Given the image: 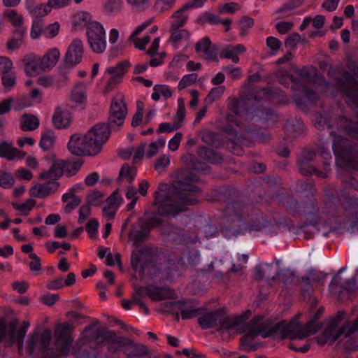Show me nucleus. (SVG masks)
<instances>
[{
    "mask_svg": "<svg viewBox=\"0 0 358 358\" xmlns=\"http://www.w3.org/2000/svg\"><path fill=\"white\" fill-rule=\"evenodd\" d=\"M198 180L197 176L190 171H184L173 183L171 190L154 194V205H157V213L161 216H176L185 211L187 205L197 203L195 193L199 191L194 182Z\"/></svg>",
    "mask_w": 358,
    "mask_h": 358,
    "instance_id": "f257e3e1",
    "label": "nucleus"
},
{
    "mask_svg": "<svg viewBox=\"0 0 358 358\" xmlns=\"http://www.w3.org/2000/svg\"><path fill=\"white\" fill-rule=\"evenodd\" d=\"M71 325L68 323L59 324L55 331V348H48L52 340V332L45 329L41 333L34 332L27 341V350L30 355L36 350L42 351V358H62L69 355L73 338L69 335Z\"/></svg>",
    "mask_w": 358,
    "mask_h": 358,
    "instance_id": "f03ea898",
    "label": "nucleus"
},
{
    "mask_svg": "<svg viewBox=\"0 0 358 358\" xmlns=\"http://www.w3.org/2000/svg\"><path fill=\"white\" fill-rule=\"evenodd\" d=\"M99 323V321L98 320H94L93 324L85 327L81 337L73 346L72 353L74 355H79L80 354V349L86 344L102 346L108 343V350L113 352L120 350L122 348H127L129 343V338L117 336L115 331H108L106 327L96 328V327Z\"/></svg>",
    "mask_w": 358,
    "mask_h": 358,
    "instance_id": "7ed1b4c3",
    "label": "nucleus"
},
{
    "mask_svg": "<svg viewBox=\"0 0 358 358\" xmlns=\"http://www.w3.org/2000/svg\"><path fill=\"white\" fill-rule=\"evenodd\" d=\"M347 67L351 73L343 71L339 77L336 79V85L340 92L348 99V103L355 106L357 109V115L355 120L343 117L342 125L347 134L352 138H358V65L353 62H348Z\"/></svg>",
    "mask_w": 358,
    "mask_h": 358,
    "instance_id": "20e7f679",
    "label": "nucleus"
},
{
    "mask_svg": "<svg viewBox=\"0 0 358 358\" xmlns=\"http://www.w3.org/2000/svg\"><path fill=\"white\" fill-rule=\"evenodd\" d=\"M332 149L339 167L345 171H358V143L342 136H335Z\"/></svg>",
    "mask_w": 358,
    "mask_h": 358,
    "instance_id": "39448f33",
    "label": "nucleus"
},
{
    "mask_svg": "<svg viewBox=\"0 0 358 358\" xmlns=\"http://www.w3.org/2000/svg\"><path fill=\"white\" fill-rule=\"evenodd\" d=\"M282 202L294 215L303 217L306 224H315L320 218V208L315 200L306 199L299 203L293 196L287 195L282 199Z\"/></svg>",
    "mask_w": 358,
    "mask_h": 358,
    "instance_id": "423d86ee",
    "label": "nucleus"
},
{
    "mask_svg": "<svg viewBox=\"0 0 358 358\" xmlns=\"http://www.w3.org/2000/svg\"><path fill=\"white\" fill-rule=\"evenodd\" d=\"M19 321L16 319L12 320L8 324L0 320V343L5 346H11L15 343L18 345V350L20 352L23 347L24 338L30 324L24 321L22 326L17 329Z\"/></svg>",
    "mask_w": 358,
    "mask_h": 358,
    "instance_id": "0eeeda50",
    "label": "nucleus"
},
{
    "mask_svg": "<svg viewBox=\"0 0 358 358\" xmlns=\"http://www.w3.org/2000/svg\"><path fill=\"white\" fill-rule=\"evenodd\" d=\"M162 223V220L159 218L152 217L143 219L140 217L136 223L131 225L129 238L133 241L135 246H139L148 238L151 230Z\"/></svg>",
    "mask_w": 358,
    "mask_h": 358,
    "instance_id": "6e6552de",
    "label": "nucleus"
},
{
    "mask_svg": "<svg viewBox=\"0 0 358 358\" xmlns=\"http://www.w3.org/2000/svg\"><path fill=\"white\" fill-rule=\"evenodd\" d=\"M263 319L262 315L254 317L244 327L238 329L239 333L247 331L252 337L261 335L264 338L275 334L278 326H273V322L270 320L263 321Z\"/></svg>",
    "mask_w": 358,
    "mask_h": 358,
    "instance_id": "1a4fd4ad",
    "label": "nucleus"
},
{
    "mask_svg": "<svg viewBox=\"0 0 358 358\" xmlns=\"http://www.w3.org/2000/svg\"><path fill=\"white\" fill-rule=\"evenodd\" d=\"M88 45L92 52L103 53L107 46L106 31L99 22L94 21L89 24L86 31Z\"/></svg>",
    "mask_w": 358,
    "mask_h": 358,
    "instance_id": "9d476101",
    "label": "nucleus"
},
{
    "mask_svg": "<svg viewBox=\"0 0 358 358\" xmlns=\"http://www.w3.org/2000/svg\"><path fill=\"white\" fill-rule=\"evenodd\" d=\"M273 326H278L275 334L279 333L282 340L285 338L290 340L298 338L302 340L312 335V334L309 332V329H306V324L303 329H301V324L296 320H292L289 322L282 321L274 324H273Z\"/></svg>",
    "mask_w": 358,
    "mask_h": 358,
    "instance_id": "9b49d317",
    "label": "nucleus"
},
{
    "mask_svg": "<svg viewBox=\"0 0 358 358\" xmlns=\"http://www.w3.org/2000/svg\"><path fill=\"white\" fill-rule=\"evenodd\" d=\"M127 115V107L124 96L122 94H117L111 100L107 124L112 128L121 127L124 124Z\"/></svg>",
    "mask_w": 358,
    "mask_h": 358,
    "instance_id": "f8f14e48",
    "label": "nucleus"
},
{
    "mask_svg": "<svg viewBox=\"0 0 358 358\" xmlns=\"http://www.w3.org/2000/svg\"><path fill=\"white\" fill-rule=\"evenodd\" d=\"M68 148L72 155L78 157L97 155L96 150L94 149L92 145V142L86 134L84 136L79 134L72 135L68 143ZM96 150H98L96 149Z\"/></svg>",
    "mask_w": 358,
    "mask_h": 358,
    "instance_id": "ddd939ff",
    "label": "nucleus"
},
{
    "mask_svg": "<svg viewBox=\"0 0 358 358\" xmlns=\"http://www.w3.org/2000/svg\"><path fill=\"white\" fill-rule=\"evenodd\" d=\"M227 222L233 227H240V224L248 216L244 199L238 197L226 205Z\"/></svg>",
    "mask_w": 358,
    "mask_h": 358,
    "instance_id": "4468645a",
    "label": "nucleus"
},
{
    "mask_svg": "<svg viewBox=\"0 0 358 358\" xmlns=\"http://www.w3.org/2000/svg\"><path fill=\"white\" fill-rule=\"evenodd\" d=\"M112 127L107 123L96 124L86 135L92 142V145L99 154L104 143L108 140Z\"/></svg>",
    "mask_w": 358,
    "mask_h": 358,
    "instance_id": "2eb2a0df",
    "label": "nucleus"
},
{
    "mask_svg": "<svg viewBox=\"0 0 358 358\" xmlns=\"http://www.w3.org/2000/svg\"><path fill=\"white\" fill-rule=\"evenodd\" d=\"M155 252L148 247L132 252L131 264L135 271L144 273L145 269L154 262Z\"/></svg>",
    "mask_w": 358,
    "mask_h": 358,
    "instance_id": "dca6fc26",
    "label": "nucleus"
},
{
    "mask_svg": "<svg viewBox=\"0 0 358 358\" xmlns=\"http://www.w3.org/2000/svg\"><path fill=\"white\" fill-rule=\"evenodd\" d=\"M166 307L173 310H180L182 319L187 320L194 317H197L202 314L203 309L197 307V303L194 301L180 300L169 301L164 303Z\"/></svg>",
    "mask_w": 358,
    "mask_h": 358,
    "instance_id": "f3484780",
    "label": "nucleus"
},
{
    "mask_svg": "<svg viewBox=\"0 0 358 358\" xmlns=\"http://www.w3.org/2000/svg\"><path fill=\"white\" fill-rule=\"evenodd\" d=\"M84 48L83 41L75 38L69 45L64 58V65L66 68L72 69L80 64L83 59Z\"/></svg>",
    "mask_w": 358,
    "mask_h": 358,
    "instance_id": "a211bd4d",
    "label": "nucleus"
},
{
    "mask_svg": "<svg viewBox=\"0 0 358 358\" xmlns=\"http://www.w3.org/2000/svg\"><path fill=\"white\" fill-rule=\"evenodd\" d=\"M258 101L252 97L234 99L230 103L231 111L236 115L248 119V114L257 109Z\"/></svg>",
    "mask_w": 358,
    "mask_h": 358,
    "instance_id": "6ab92c4d",
    "label": "nucleus"
},
{
    "mask_svg": "<svg viewBox=\"0 0 358 358\" xmlns=\"http://www.w3.org/2000/svg\"><path fill=\"white\" fill-rule=\"evenodd\" d=\"M251 315V311L247 310L241 315H226L224 311L221 309L220 319L218 324H220L217 329L218 331L222 330H231L234 327H238L243 323Z\"/></svg>",
    "mask_w": 358,
    "mask_h": 358,
    "instance_id": "aec40b11",
    "label": "nucleus"
},
{
    "mask_svg": "<svg viewBox=\"0 0 358 358\" xmlns=\"http://www.w3.org/2000/svg\"><path fill=\"white\" fill-rule=\"evenodd\" d=\"M60 184L55 180H50L45 183H36L29 189V195L32 197L44 199L55 193Z\"/></svg>",
    "mask_w": 358,
    "mask_h": 358,
    "instance_id": "412c9836",
    "label": "nucleus"
},
{
    "mask_svg": "<svg viewBox=\"0 0 358 358\" xmlns=\"http://www.w3.org/2000/svg\"><path fill=\"white\" fill-rule=\"evenodd\" d=\"M130 66V62L124 60L117 63L115 66L108 68L106 71L111 75V77L106 86V89L111 90L117 84L120 83Z\"/></svg>",
    "mask_w": 358,
    "mask_h": 358,
    "instance_id": "4be33fe9",
    "label": "nucleus"
},
{
    "mask_svg": "<svg viewBox=\"0 0 358 358\" xmlns=\"http://www.w3.org/2000/svg\"><path fill=\"white\" fill-rule=\"evenodd\" d=\"M65 164L64 159H55L52 166L48 170L43 171L38 175V179L41 180H57L65 174Z\"/></svg>",
    "mask_w": 358,
    "mask_h": 358,
    "instance_id": "5701e85b",
    "label": "nucleus"
},
{
    "mask_svg": "<svg viewBox=\"0 0 358 358\" xmlns=\"http://www.w3.org/2000/svg\"><path fill=\"white\" fill-rule=\"evenodd\" d=\"M345 210L351 215V228H358V199L346 196L343 198Z\"/></svg>",
    "mask_w": 358,
    "mask_h": 358,
    "instance_id": "b1692460",
    "label": "nucleus"
},
{
    "mask_svg": "<svg viewBox=\"0 0 358 358\" xmlns=\"http://www.w3.org/2000/svg\"><path fill=\"white\" fill-rule=\"evenodd\" d=\"M345 316V313L343 310L338 311L336 315L331 319L328 327L324 329L323 332V336L325 338V342H329L331 344L334 343L333 341L335 334L340 330H336L338 324L343 320Z\"/></svg>",
    "mask_w": 358,
    "mask_h": 358,
    "instance_id": "393cba45",
    "label": "nucleus"
},
{
    "mask_svg": "<svg viewBox=\"0 0 358 358\" xmlns=\"http://www.w3.org/2000/svg\"><path fill=\"white\" fill-rule=\"evenodd\" d=\"M52 121L56 129H66L71 124V116L67 110H63L58 107L55 110Z\"/></svg>",
    "mask_w": 358,
    "mask_h": 358,
    "instance_id": "a878e982",
    "label": "nucleus"
},
{
    "mask_svg": "<svg viewBox=\"0 0 358 358\" xmlns=\"http://www.w3.org/2000/svg\"><path fill=\"white\" fill-rule=\"evenodd\" d=\"M25 152L17 150L13 146L11 143L3 141L0 143V157L11 161L15 159H22Z\"/></svg>",
    "mask_w": 358,
    "mask_h": 358,
    "instance_id": "bb28decb",
    "label": "nucleus"
},
{
    "mask_svg": "<svg viewBox=\"0 0 358 358\" xmlns=\"http://www.w3.org/2000/svg\"><path fill=\"white\" fill-rule=\"evenodd\" d=\"M221 309L210 311L199 315L198 322L203 329H208L215 327L218 324Z\"/></svg>",
    "mask_w": 358,
    "mask_h": 358,
    "instance_id": "cd10ccee",
    "label": "nucleus"
},
{
    "mask_svg": "<svg viewBox=\"0 0 358 358\" xmlns=\"http://www.w3.org/2000/svg\"><path fill=\"white\" fill-rule=\"evenodd\" d=\"M195 49L196 52H203L206 55V59L210 61L217 60V50L208 36H205L199 41L195 45Z\"/></svg>",
    "mask_w": 358,
    "mask_h": 358,
    "instance_id": "c85d7f7f",
    "label": "nucleus"
},
{
    "mask_svg": "<svg viewBox=\"0 0 358 358\" xmlns=\"http://www.w3.org/2000/svg\"><path fill=\"white\" fill-rule=\"evenodd\" d=\"M129 344L125 348L124 352L127 357H142L145 355H149L150 352L148 348L143 344L135 343L134 341L129 339Z\"/></svg>",
    "mask_w": 358,
    "mask_h": 358,
    "instance_id": "c756f323",
    "label": "nucleus"
},
{
    "mask_svg": "<svg viewBox=\"0 0 358 358\" xmlns=\"http://www.w3.org/2000/svg\"><path fill=\"white\" fill-rule=\"evenodd\" d=\"M176 292L174 290L171 289L169 287H155L151 286V292L150 293V298L152 301H161L166 299L174 298Z\"/></svg>",
    "mask_w": 358,
    "mask_h": 358,
    "instance_id": "7c9ffc66",
    "label": "nucleus"
},
{
    "mask_svg": "<svg viewBox=\"0 0 358 358\" xmlns=\"http://www.w3.org/2000/svg\"><path fill=\"white\" fill-rule=\"evenodd\" d=\"M196 153L198 156L204 160H206L212 164H219L223 160L222 155L207 147H201L197 149Z\"/></svg>",
    "mask_w": 358,
    "mask_h": 358,
    "instance_id": "2f4dec72",
    "label": "nucleus"
},
{
    "mask_svg": "<svg viewBox=\"0 0 358 358\" xmlns=\"http://www.w3.org/2000/svg\"><path fill=\"white\" fill-rule=\"evenodd\" d=\"M27 8L30 15L35 19L41 18L47 15L51 11V8L48 3L36 4L34 2H27Z\"/></svg>",
    "mask_w": 358,
    "mask_h": 358,
    "instance_id": "473e14b6",
    "label": "nucleus"
},
{
    "mask_svg": "<svg viewBox=\"0 0 358 358\" xmlns=\"http://www.w3.org/2000/svg\"><path fill=\"white\" fill-rule=\"evenodd\" d=\"M39 124V119L36 115L24 113L21 117L20 127L24 131H31L38 129Z\"/></svg>",
    "mask_w": 358,
    "mask_h": 358,
    "instance_id": "72a5a7b5",
    "label": "nucleus"
},
{
    "mask_svg": "<svg viewBox=\"0 0 358 358\" xmlns=\"http://www.w3.org/2000/svg\"><path fill=\"white\" fill-rule=\"evenodd\" d=\"M245 51V48L241 44L229 46L220 53V57L231 59L233 62L238 63L239 62L238 55Z\"/></svg>",
    "mask_w": 358,
    "mask_h": 358,
    "instance_id": "f704fd0d",
    "label": "nucleus"
},
{
    "mask_svg": "<svg viewBox=\"0 0 358 358\" xmlns=\"http://www.w3.org/2000/svg\"><path fill=\"white\" fill-rule=\"evenodd\" d=\"M46 71L41 57H34L25 65V72L30 76H36Z\"/></svg>",
    "mask_w": 358,
    "mask_h": 358,
    "instance_id": "c9c22d12",
    "label": "nucleus"
},
{
    "mask_svg": "<svg viewBox=\"0 0 358 358\" xmlns=\"http://www.w3.org/2000/svg\"><path fill=\"white\" fill-rule=\"evenodd\" d=\"M60 56L58 49L52 48L49 50L43 57H41L43 65L46 71H49L57 64Z\"/></svg>",
    "mask_w": 358,
    "mask_h": 358,
    "instance_id": "e433bc0d",
    "label": "nucleus"
},
{
    "mask_svg": "<svg viewBox=\"0 0 358 358\" xmlns=\"http://www.w3.org/2000/svg\"><path fill=\"white\" fill-rule=\"evenodd\" d=\"M65 174L67 176H74L81 168L83 160L81 158H71L64 160Z\"/></svg>",
    "mask_w": 358,
    "mask_h": 358,
    "instance_id": "4c0bfd02",
    "label": "nucleus"
},
{
    "mask_svg": "<svg viewBox=\"0 0 358 358\" xmlns=\"http://www.w3.org/2000/svg\"><path fill=\"white\" fill-rule=\"evenodd\" d=\"M69 199H71V201L64 206V211L66 213H70L82 201L81 198L75 195L72 192L63 194L62 198L63 202H67Z\"/></svg>",
    "mask_w": 358,
    "mask_h": 358,
    "instance_id": "58836bf2",
    "label": "nucleus"
},
{
    "mask_svg": "<svg viewBox=\"0 0 358 358\" xmlns=\"http://www.w3.org/2000/svg\"><path fill=\"white\" fill-rule=\"evenodd\" d=\"M189 8H184V6L174 12L172 15V17L176 18L171 24L173 29L180 28L183 27L188 18V16L185 14V12L188 10Z\"/></svg>",
    "mask_w": 358,
    "mask_h": 358,
    "instance_id": "ea45409f",
    "label": "nucleus"
},
{
    "mask_svg": "<svg viewBox=\"0 0 358 358\" xmlns=\"http://www.w3.org/2000/svg\"><path fill=\"white\" fill-rule=\"evenodd\" d=\"M55 141V136L54 131L52 130H47L42 134L39 145L41 149L47 151L53 148Z\"/></svg>",
    "mask_w": 358,
    "mask_h": 358,
    "instance_id": "a19ab883",
    "label": "nucleus"
},
{
    "mask_svg": "<svg viewBox=\"0 0 358 358\" xmlns=\"http://www.w3.org/2000/svg\"><path fill=\"white\" fill-rule=\"evenodd\" d=\"M136 174V169L131 167L128 164H124L119 173L117 180L125 178L128 182H132Z\"/></svg>",
    "mask_w": 358,
    "mask_h": 358,
    "instance_id": "79ce46f5",
    "label": "nucleus"
},
{
    "mask_svg": "<svg viewBox=\"0 0 358 358\" xmlns=\"http://www.w3.org/2000/svg\"><path fill=\"white\" fill-rule=\"evenodd\" d=\"M324 310L323 307L319 308L313 318L306 324V329H309V332H310L312 335L318 331L322 327V323L317 322V320L323 314Z\"/></svg>",
    "mask_w": 358,
    "mask_h": 358,
    "instance_id": "37998d69",
    "label": "nucleus"
},
{
    "mask_svg": "<svg viewBox=\"0 0 358 358\" xmlns=\"http://www.w3.org/2000/svg\"><path fill=\"white\" fill-rule=\"evenodd\" d=\"M91 15L87 12H79L73 15V23L75 27L83 26L87 27L92 22Z\"/></svg>",
    "mask_w": 358,
    "mask_h": 358,
    "instance_id": "c03bdc74",
    "label": "nucleus"
},
{
    "mask_svg": "<svg viewBox=\"0 0 358 358\" xmlns=\"http://www.w3.org/2000/svg\"><path fill=\"white\" fill-rule=\"evenodd\" d=\"M313 227L323 236H327L329 233L335 232L337 231V228L329 225L325 221H321L320 218L317 219V222L315 224H310Z\"/></svg>",
    "mask_w": 358,
    "mask_h": 358,
    "instance_id": "a18cd8bd",
    "label": "nucleus"
},
{
    "mask_svg": "<svg viewBox=\"0 0 358 358\" xmlns=\"http://www.w3.org/2000/svg\"><path fill=\"white\" fill-rule=\"evenodd\" d=\"M44 22L41 18L35 19L33 21L31 37L33 39H36L40 37L41 34H44Z\"/></svg>",
    "mask_w": 358,
    "mask_h": 358,
    "instance_id": "49530a36",
    "label": "nucleus"
},
{
    "mask_svg": "<svg viewBox=\"0 0 358 358\" xmlns=\"http://www.w3.org/2000/svg\"><path fill=\"white\" fill-rule=\"evenodd\" d=\"M36 200L29 199L23 203L17 204L13 203V206L15 209L20 211L23 215H27L36 205Z\"/></svg>",
    "mask_w": 358,
    "mask_h": 358,
    "instance_id": "de8ad7c7",
    "label": "nucleus"
},
{
    "mask_svg": "<svg viewBox=\"0 0 358 358\" xmlns=\"http://www.w3.org/2000/svg\"><path fill=\"white\" fill-rule=\"evenodd\" d=\"M5 15L16 28L23 27V17L22 15L17 13L15 10H7Z\"/></svg>",
    "mask_w": 358,
    "mask_h": 358,
    "instance_id": "09e8293b",
    "label": "nucleus"
},
{
    "mask_svg": "<svg viewBox=\"0 0 358 358\" xmlns=\"http://www.w3.org/2000/svg\"><path fill=\"white\" fill-rule=\"evenodd\" d=\"M241 27L240 36L244 37L246 36L248 30L254 25V20L248 16H243L238 22Z\"/></svg>",
    "mask_w": 358,
    "mask_h": 358,
    "instance_id": "8fccbe9b",
    "label": "nucleus"
},
{
    "mask_svg": "<svg viewBox=\"0 0 358 358\" xmlns=\"http://www.w3.org/2000/svg\"><path fill=\"white\" fill-rule=\"evenodd\" d=\"M178 110L177 113L174 117L173 122L175 123H177L178 124L180 125V127H182V122L184 120L185 115V102L182 98H180L178 100Z\"/></svg>",
    "mask_w": 358,
    "mask_h": 358,
    "instance_id": "3c124183",
    "label": "nucleus"
},
{
    "mask_svg": "<svg viewBox=\"0 0 358 358\" xmlns=\"http://www.w3.org/2000/svg\"><path fill=\"white\" fill-rule=\"evenodd\" d=\"M120 10V0H108L104 5V12L108 15L116 13Z\"/></svg>",
    "mask_w": 358,
    "mask_h": 358,
    "instance_id": "603ef678",
    "label": "nucleus"
},
{
    "mask_svg": "<svg viewBox=\"0 0 358 358\" xmlns=\"http://www.w3.org/2000/svg\"><path fill=\"white\" fill-rule=\"evenodd\" d=\"M257 115H259L266 122L270 121L275 123L278 120L277 115L270 108H263L261 110L257 109Z\"/></svg>",
    "mask_w": 358,
    "mask_h": 358,
    "instance_id": "864d4df0",
    "label": "nucleus"
},
{
    "mask_svg": "<svg viewBox=\"0 0 358 358\" xmlns=\"http://www.w3.org/2000/svg\"><path fill=\"white\" fill-rule=\"evenodd\" d=\"M171 36L170 39L173 43H178L183 38H187L189 36L187 30L180 29V28L173 29V27H171Z\"/></svg>",
    "mask_w": 358,
    "mask_h": 358,
    "instance_id": "5fc2aeb1",
    "label": "nucleus"
},
{
    "mask_svg": "<svg viewBox=\"0 0 358 358\" xmlns=\"http://www.w3.org/2000/svg\"><path fill=\"white\" fill-rule=\"evenodd\" d=\"M176 0H157L154 8L159 13L170 10L174 5Z\"/></svg>",
    "mask_w": 358,
    "mask_h": 358,
    "instance_id": "6e6d98bb",
    "label": "nucleus"
},
{
    "mask_svg": "<svg viewBox=\"0 0 358 358\" xmlns=\"http://www.w3.org/2000/svg\"><path fill=\"white\" fill-rule=\"evenodd\" d=\"M15 180L10 173L0 170V186L9 188L13 185Z\"/></svg>",
    "mask_w": 358,
    "mask_h": 358,
    "instance_id": "4d7b16f0",
    "label": "nucleus"
},
{
    "mask_svg": "<svg viewBox=\"0 0 358 358\" xmlns=\"http://www.w3.org/2000/svg\"><path fill=\"white\" fill-rule=\"evenodd\" d=\"M1 80L4 87L10 90L16 83V76L15 73L10 71L9 73L2 75Z\"/></svg>",
    "mask_w": 358,
    "mask_h": 358,
    "instance_id": "13d9d810",
    "label": "nucleus"
},
{
    "mask_svg": "<svg viewBox=\"0 0 358 358\" xmlns=\"http://www.w3.org/2000/svg\"><path fill=\"white\" fill-rule=\"evenodd\" d=\"M198 78L197 73H192L190 74L185 75L182 77L178 84V89L183 90L187 86H189L194 83Z\"/></svg>",
    "mask_w": 358,
    "mask_h": 358,
    "instance_id": "bf43d9fd",
    "label": "nucleus"
},
{
    "mask_svg": "<svg viewBox=\"0 0 358 358\" xmlns=\"http://www.w3.org/2000/svg\"><path fill=\"white\" fill-rule=\"evenodd\" d=\"M151 292V286L147 287H138L135 288V292L132 294V298L134 301H136V299L141 300L142 298L148 296L150 297V293Z\"/></svg>",
    "mask_w": 358,
    "mask_h": 358,
    "instance_id": "052dcab7",
    "label": "nucleus"
},
{
    "mask_svg": "<svg viewBox=\"0 0 358 358\" xmlns=\"http://www.w3.org/2000/svg\"><path fill=\"white\" fill-rule=\"evenodd\" d=\"M251 137L257 142L266 143L270 139V134L267 131L253 130Z\"/></svg>",
    "mask_w": 358,
    "mask_h": 358,
    "instance_id": "680f3d73",
    "label": "nucleus"
},
{
    "mask_svg": "<svg viewBox=\"0 0 358 358\" xmlns=\"http://www.w3.org/2000/svg\"><path fill=\"white\" fill-rule=\"evenodd\" d=\"M266 45L271 49V55H275L280 50L282 43L277 38L269 36L266 38Z\"/></svg>",
    "mask_w": 358,
    "mask_h": 358,
    "instance_id": "e2e57ef3",
    "label": "nucleus"
},
{
    "mask_svg": "<svg viewBox=\"0 0 358 358\" xmlns=\"http://www.w3.org/2000/svg\"><path fill=\"white\" fill-rule=\"evenodd\" d=\"M298 164L299 170L303 176L312 175L313 170H315V168L310 164V162L299 159Z\"/></svg>",
    "mask_w": 358,
    "mask_h": 358,
    "instance_id": "0e129e2a",
    "label": "nucleus"
},
{
    "mask_svg": "<svg viewBox=\"0 0 358 358\" xmlns=\"http://www.w3.org/2000/svg\"><path fill=\"white\" fill-rule=\"evenodd\" d=\"M122 201V198L119 194V189H115L107 199L106 201L109 208H117Z\"/></svg>",
    "mask_w": 358,
    "mask_h": 358,
    "instance_id": "69168bd1",
    "label": "nucleus"
},
{
    "mask_svg": "<svg viewBox=\"0 0 358 358\" xmlns=\"http://www.w3.org/2000/svg\"><path fill=\"white\" fill-rule=\"evenodd\" d=\"M200 20L202 23H208L210 24H220L222 20L220 18L219 16L213 13L206 12L203 13Z\"/></svg>",
    "mask_w": 358,
    "mask_h": 358,
    "instance_id": "338daca9",
    "label": "nucleus"
},
{
    "mask_svg": "<svg viewBox=\"0 0 358 358\" xmlns=\"http://www.w3.org/2000/svg\"><path fill=\"white\" fill-rule=\"evenodd\" d=\"M300 40L301 36L298 33H292L285 38V45L287 48L294 49Z\"/></svg>",
    "mask_w": 358,
    "mask_h": 358,
    "instance_id": "774afa93",
    "label": "nucleus"
}]
</instances>
